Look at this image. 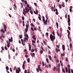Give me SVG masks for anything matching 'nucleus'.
<instances>
[{"mask_svg": "<svg viewBox=\"0 0 73 73\" xmlns=\"http://www.w3.org/2000/svg\"><path fill=\"white\" fill-rule=\"evenodd\" d=\"M62 48L63 50H65V46L64 45H62Z\"/></svg>", "mask_w": 73, "mask_h": 73, "instance_id": "7", "label": "nucleus"}, {"mask_svg": "<svg viewBox=\"0 0 73 73\" xmlns=\"http://www.w3.org/2000/svg\"><path fill=\"white\" fill-rule=\"evenodd\" d=\"M52 34H53V35H55V34L54 33V31H53L52 32Z\"/></svg>", "mask_w": 73, "mask_h": 73, "instance_id": "58", "label": "nucleus"}, {"mask_svg": "<svg viewBox=\"0 0 73 73\" xmlns=\"http://www.w3.org/2000/svg\"><path fill=\"white\" fill-rule=\"evenodd\" d=\"M60 63H58V68H60Z\"/></svg>", "mask_w": 73, "mask_h": 73, "instance_id": "30", "label": "nucleus"}, {"mask_svg": "<svg viewBox=\"0 0 73 73\" xmlns=\"http://www.w3.org/2000/svg\"><path fill=\"white\" fill-rule=\"evenodd\" d=\"M32 37L33 38H35V35H34L33 36H32Z\"/></svg>", "mask_w": 73, "mask_h": 73, "instance_id": "41", "label": "nucleus"}, {"mask_svg": "<svg viewBox=\"0 0 73 73\" xmlns=\"http://www.w3.org/2000/svg\"><path fill=\"white\" fill-rule=\"evenodd\" d=\"M25 9L26 10V11H29V9L27 7H25Z\"/></svg>", "mask_w": 73, "mask_h": 73, "instance_id": "4", "label": "nucleus"}, {"mask_svg": "<svg viewBox=\"0 0 73 73\" xmlns=\"http://www.w3.org/2000/svg\"><path fill=\"white\" fill-rule=\"evenodd\" d=\"M68 73H70V70H68Z\"/></svg>", "mask_w": 73, "mask_h": 73, "instance_id": "63", "label": "nucleus"}, {"mask_svg": "<svg viewBox=\"0 0 73 73\" xmlns=\"http://www.w3.org/2000/svg\"><path fill=\"white\" fill-rule=\"evenodd\" d=\"M56 33L58 35V36H60V34L58 33V32H56Z\"/></svg>", "mask_w": 73, "mask_h": 73, "instance_id": "49", "label": "nucleus"}, {"mask_svg": "<svg viewBox=\"0 0 73 73\" xmlns=\"http://www.w3.org/2000/svg\"><path fill=\"white\" fill-rule=\"evenodd\" d=\"M38 19H39V20H40V21H41V17H38Z\"/></svg>", "mask_w": 73, "mask_h": 73, "instance_id": "33", "label": "nucleus"}, {"mask_svg": "<svg viewBox=\"0 0 73 73\" xmlns=\"http://www.w3.org/2000/svg\"><path fill=\"white\" fill-rule=\"evenodd\" d=\"M40 53L41 54H42L43 53V51H42V50H40Z\"/></svg>", "mask_w": 73, "mask_h": 73, "instance_id": "45", "label": "nucleus"}, {"mask_svg": "<svg viewBox=\"0 0 73 73\" xmlns=\"http://www.w3.org/2000/svg\"><path fill=\"white\" fill-rule=\"evenodd\" d=\"M31 26H32V27H35V26L34 25H33V24L32 23H31Z\"/></svg>", "mask_w": 73, "mask_h": 73, "instance_id": "14", "label": "nucleus"}, {"mask_svg": "<svg viewBox=\"0 0 73 73\" xmlns=\"http://www.w3.org/2000/svg\"><path fill=\"white\" fill-rule=\"evenodd\" d=\"M27 8H29V5L28 4H27Z\"/></svg>", "mask_w": 73, "mask_h": 73, "instance_id": "40", "label": "nucleus"}, {"mask_svg": "<svg viewBox=\"0 0 73 73\" xmlns=\"http://www.w3.org/2000/svg\"><path fill=\"white\" fill-rule=\"evenodd\" d=\"M10 70L11 72H12V68H10Z\"/></svg>", "mask_w": 73, "mask_h": 73, "instance_id": "52", "label": "nucleus"}, {"mask_svg": "<svg viewBox=\"0 0 73 73\" xmlns=\"http://www.w3.org/2000/svg\"><path fill=\"white\" fill-rule=\"evenodd\" d=\"M25 4H28V3L27 2V1H25Z\"/></svg>", "mask_w": 73, "mask_h": 73, "instance_id": "23", "label": "nucleus"}, {"mask_svg": "<svg viewBox=\"0 0 73 73\" xmlns=\"http://www.w3.org/2000/svg\"><path fill=\"white\" fill-rule=\"evenodd\" d=\"M31 52H34L35 51V50H34L33 49H32L31 50Z\"/></svg>", "mask_w": 73, "mask_h": 73, "instance_id": "47", "label": "nucleus"}, {"mask_svg": "<svg viewBox=\"0 0 73 73\" xmlns=\"http://www.w3.org/2000/svg\"><path fill=\"white\" fill-rule=\"evenodd\" d=\"M67 32L68 33V35H70V31H69V30H67Z\"/></svg>", "mask_w": 73, "mask_h": 73, "instance_id": "10", "label": "nucleus"}, {"mask_svg": "<svg viewBox=\"0 0 73 73\" xmlns=\"http://www.w3.org/2000/svg\"><path fill=\"white\" fill-rule=\"evenodd\" d=\"M23 26H25V24H24V21H23Z\"/></svg>", "mask_w": 73, "mask_h": 73, "instance_id": "24", "label": "nucleus"}, {"mask_svg": "<svg viewBox=\"0 0 73 73\" xmlns=\"http://www.w3.org/2000/svg\"><path fill=\"white\" fill-rule=\"evenodd\" d=\"M1 48L2 50H4V48L2 46Z\"/></svg>", "mask_w": 73, "mask_h": 73, "instance_id": "28", "label": "nucleus"}, {"mask_svg": "<svg viewBox=\"0 0 73 73\" xmlns=\"http://www.w3.org/2000/svg\"><path fill=\"white\" fill-rule=\"evenodd\" d=\"M55 13H56V15H58V11L56 12Z\"/></svg>", "mask_w": 73, "mask_h": 73, "instance_id": "38", "label": "nucleus"}, {"mask_svg": "<svg viewBox=\"0 0 73 73\" xmlns=\"http://www.w3.org/2000/svg\"><path fill=\"white\" fill-rule=\"evenodd\" d=\"M1 38L3 37V38H5V36L3 35V33H1Z\"/></svg>", "mask_w": 73, "mask_h": 73, "instance_id": "8", "label": "nucleus"}, {"mask_svg": "<svg viewBox=\"0 0 73 73\" xmlns=\"http://www.w3.org/2000/svg\"><path fill=\"white\" fill-rule=\"evenodd\" d=\"M6 68L7 70H9V68L7 66L6 67Z\"/></svg>", "mask_w": 73, "mask_h": 73, "instance_id": "20", "label": "nucleus"}, {"mask_svg": "<svg viewBox=\"0 0 73 73\" xmlns=\"http://www.w3.org/2000/svg\"><path fill=\"white\" fill-rule=\"evenodd\" d=\"M48 58H49L50 60H52V57H51L50 56H48Z\"/></svg>", "mask_w": 73, "mask_h": 73, "instance_id": "12", "label": "nucleus"}, {"mask_svg": "<svg viewBox=\"0 0 73 73\" xmlns=\"http://www.w3.org/2000/svg\"><path fill=\"white\" fill-rule=\"evenodd\" d=\"M70 48H72V43H70Z\"/></svg>", "mask_w": 73, "mask_h": 73, "instance_id": "13", "label": "nucleus"}, {"mask_svg": "<svg viewBox=\"0 0 73 73\" xmlns=\"http://www.w3.org/2000/svg\"><path fill=\"white\" fill-rule=\"evenodd\" d=\"M55 51L56 52L58 53V51L59 52L60 51V50L59 49H57V48H56Z\"/></svg>", "mask_w": 73, "mask_h": 73, "instance_id": "3", "label": "nucleus"}, {"mask_svg": "<svg viewBox=\"0 0 73 73\" xmlns=\"http://www.w3.org/2000/svg\"><path fill=\"white\" fill-rule=\"evenodd\" d=\"M56 69V67H54L53 69V70L55 71Z\"/></svg>", "mask_w": 73, "mask_h": 73, "instance_id": "50", "label": "nucleus"}, {"mask_svg": "<svg viewBox=\"0 0 73 73\" xmlns=\"http://www.w3.org/2000/svg\"><path fill=\"white\" fill-rule=\"evenodd\" d=\"M57 70L58 72H60V68H57Z\"/></svg>", "mask_w": 73, "mask_h": 73, "instance_id": "27", "label": "nucleus"}, {"mask_svg": "<svg viewBox=\"0 0 73 73\" xmlns=\"http://www.w3.org/2000/svg\"><path fill=\"white\" fill-rule=\"evenodd\" d=\"M66 62H68V58H66Z\"/></svg>", "mask_w": 73, "mask_h": 73, "instance_id": "25", "label": "nucleus"}, {"mask_svg": "<svg viewBox=\"0 0 73 73\" xmlns=\"http://www.w3.org/2000/svg\"><path fill=\"white\" fill-rule=\"evenodd\" d=\"M68 23L69 26H70V22H68Z\"/></svg>", "mask_w": 73, "mask_h": 73, "instance_id": "34", "label": "nucleus"}, {"mask_svg": "<svg viewBox=\"0 0 73 73\" xmlns=\"http://www.w3.org/2000/svg\"><path fill=\"white\" fill-rule=\"evenodd\" d=\"M28 29H27V28H26L25 29V31L26 32H28Z\"/></svg>", "mask_w": 73, "mask_h": 73, "instance_id": "16", "label": "nucleus"}, {"mask_svg": "<svg viewBox=\"0 0 73 73\" xmlns=\"http://www.w3.org/2000/svg\"><path fill=\"white\" fill-rule=\"evenodd\" d=\"M56 24L57 27V29H58V23L57 22H56Z\"/></svg>", "mask_w": 73, "mask_h": 73, "instance_id": "11", "label": "nucleus"}, {"mask_svg": "<svg viewBox=\"0 0 73 73\" xmlns=\"http://www.w3.org/2000/svg\"><path fill=\"white\" fill-rule=\"evenodd\" d=\"M60 30L61 32H62V28H60Z\"/></svg>", "mask_w": 73, "mask_h": 73, "instance_id": "51", "label": "nucleus"}, {"mask_svg": "<svg viewBox=\"0 0 73 73\" xmlns=\"http://www.w3.org/2000/svg\"><path fill=\"white\" fill-rule=\"evenodd\" d=\"M0 38L1 39V40H2L3 41H4V40H3V39H2V38H1V36H0Z\"/></svg>", "mask_w": 73, "mask_h": 73, "instance_id": "35", "label": "nucleus"}, {"mask_svg": "<svg viewBox=\"0 0 73 73\" xmlns=\"http://www.w3.org/2000/svg\"><path fill=\"white\" fill-rule=\"evenodd\" d=\"M25 73H27V70H25L24 71Z\"/></svg>", "mask_w": 73, "mask_h": 73, "instance_id": "64", "label": "nucleus"}, {"mask_svg": "<svg viewBox=\"0 0 73 73\" xmlns=\"http://www.w3.org/2000/svg\"><path fill=\"white\" fill-rule=\"evenodd\" d=\"M0 31L1 33V32H3V33H5V31L3 29H0Z\"/></svg>", "mask_w": 73, "mask_h": 73, "instance_id": "6", "label": "nucleus"}, {"mask_svg": "<svg viewBox=\"0 0 73 73\" xmlns=\"http://www.w3.org/2000/svg\"><path fill=\"white\" fill-rule=\"evenodd\" d=\"M26 28H27V29H28V28H29V26H28V25H26Z\"/></svg>", "mask_w": 73, "mask_h": 73, "instance_id": "21", "label": "nucleus"}, {"mask_svg": "<svg viewBox=\"0 0 73 73\" xmlns=\"http://www.w3.org/2000/svg\"><path fill=\"white\" fill-rule=\"evenodd\" d=\"M30 61V59L29 58H28L27 59V62H29Z\"/></svg>", "mask_w": 73, "mask_h": 73, "instance_id": "22", "label": "nucleus"}, {"mask_svg": "<svg viewBox=\"0 0 73 73\" xmlns=\"http://www.w3.org/2000/svg\"><path fill=\"white\" fill-rule=\"evenodd\" d=\"M5 49L6 50H7L8 49V48H7V46H5Z\"/></svg>", "mask_w": 73, "mask_h": 73, "instance_id": "15", "label": "nucleus"}, {"mask_svg": "<svg viewBox=\"0 0 73 73\" xmlns=\"http://www.w3.org/2000/svg\"><path fill=\"white\" fill-rule=\"evenodd\" d=\"M71 72L72 73H73V69H71Z\"/></svg>", "mask_w": 73, "mask_h": 73, "instance_id": "62", "label": "nucleus"}, {"mask_svg": "<svg viewBox=\"0 0 73 73\" xmlns=\"http://www.w3.org/2000/svg\"><path fill=\"white\" fill-rule=\"evenodd\" d=\"M68 22H70V18H68Z\"/></svg>", "mask_w": 73, "mask_h": 73, "instance_id": "26", "label": "nucleus"}, {"mask_svg": "<svg viewBox=\"0 0 73 73\" xmlns=\"http://www.w3.org/2000/svg\"><path fill=\"white\" fill-rule=\"evenodd\" d=\"M59 6L60 9H61V8H62L61 7V5H59Z\"/></svg>", "mask_w": 73, "mask_h": 73, "instance_id": "42", "label": "nucleus"}, {"mask_svg": "<svg viewBox=\"0 0 73 73\" xmlns=\"http://www.w3.org/2000/svg\"><path fill=\"white\" fill-rule=\"evenodd\" d=\"M18 69L19 70V71L21 72V69H20V67H19L18 68Z\"/></svg>", "mask_w": 73, "mask_h": 73, "instance_id": "29", "label": "nucleus"}, {"mask_svg": "<svg viewBox=\"0 0 73 73\" xmlns=\"http://www.w3.org/2000/svg\"><path fill=\"white\" fill-rule=\"evenodd\" d=\"M68 28L70 31V27H68Z\"/></svg>", "mask_w": 73, "mask_h": 73, "instance_id": "60", "label": "nucleus"}, {"mask_svg": "<svg viewBox=\"0 0 73 73\" xmlns=\"http://www.w3.org/2000/svg\"><path fill=\"white\" fill-rule=\"evenodd\" d=\"M43 43H44L45 45L46 44V42L44 40H43Z\"/></svg>", "mask_w": 73, "mask_h": 73, "instance_id": "56", "label": "nucleus"}, {"mask_svg": "<svg viewBox=\"0 0 73 73\" xmlns=\"http://www.w3.org/2000/svg\"><path fill=\"white\" fill-rule=\"evenodd\" d=\"M23 37V36L22 35H20V36H19V38H22V37Z\"/></svg>", "mask_w": 73, "mask_h": 73, "instance_id": "54", "label": "nucleus"}, {"mask_svg": "<svg viewBox=\"0 0 73 73\" xmlns=\"http://www.w3.org/2000/svg\"><path fill=\"white\" fill-rule=\"evenodd\" d=\"M29 48H31V45H30V44L29 43Z\"/></svg>", "mask_w": 73, "mask_h": 73, "instance_id": "31", "label": "nucleus"}, {"mask_svg": "<svg viewBox=\"0 0 73 73\" xmlns=\"http://www.w3.org/2000/svg\"><path fill=\"white\" fill-rule=\"evenodd\" d=\"M56 46L57 48H60V46H59L58 45H56Z\"/></svg>", "mask_w": 73, "mask_h": 73, "instance_id": "44", "label": "nucleus"}, {"mask_svg": "<svg viewBox=\"0 0 73 73\" xmlns=\"http://www.w3.org/2000/svg\"><path fill=\"white\" fill-rule=\"evenodd\" d=\"M22 20H24V19H25V18H24V17H22Z\"/></svg>", "mask_w": 73, "mask_h": 73, "instance_id": "36", "label": "nucleus"}, {"mask_svg": "<svg viewBox=\"0 0 73 73\" xmlns=\"http://www.w3.org/2000/svg\"><path fill=\"white\" fill-rule=\"evenodd\" d=\"M42 17L43 18L42 20H45V17H44V16H42Z\"/></svg>", "mask_w": 73, "mask_h": 73, "instance_id": "48", "label": "nucleus"}, {"mask_svg": "<svg viewBox=\"0 0 73 73\" xmlns=\"http://www.w3.org/2000/svg\"><path fill=\"white\" fill-rule=\"evenodd\" d=\"M42 66H44L45 65V64H44V62H42Z\"/></svg>", "mask_w": 73, "mask_h": 73, "instance_id": "39", "label": "nucleus"}, {"mask_svg": "<svg viewBox=\"0 0 73 73\" xmlns=\"http://www.w3.org/2000/svg\"><path fill=\"white\" fill-rule=\"evenodd\" d=\"M46 61L47 63H49V60H48V59L47 58H46Z\"/></svg>", "mask_w": 73, "mask_h": 73, "instance_id": "17", "label": "nucleus"}, {"mask_svg": "<svg viewBox=\"0 0 73 73\" xmlns=\"http://www.w3.org/2000/svg\"><path fill=\"white\" fill-rule=\"evenodd\" d=\"M47 21L48 20H47V19H46V20L45 19L43 20L44 24H45V25H47Z\"/></svg>", "mask_w": 73, "mask_h": 73, "instance_id": "2", "label": "nucleus"}, {"mask_svg": "<svg viewBox=\"0 0 73 73\" xmlns=\"http://www.w3.org/2000/svg\"><path fill=\"white\" fill-rule=\"evenodd\" d=\"M23 12H24V13H25V14H27V11L25 10V9H23Z\"/></svg>", "mask_w": 73, "mask_h": 73, "instance_id": "9", "label": "nucleus"}, {"mask_svg": "<svg viewBox=\"0 0 73 73\" xmlns=\"http://www.w3.org/2000/svg\"><path fill=\"white\" fill-rule=\"evenodd\" d=\"M38 69H39L40 68V65H38Z\"/></svg>", "mask_w": 73, "mask_h": 73, "instance_id": "46", "label": "nucleus"}, {"mask_svg": "<svg viewBox=\"0 0 73 73\" xmlns=\"http://www.w3.org/2000/svg\"><path fill=\"white\" fill-rule=\"evenodd\" d=\"M32 42L33 43H36V42H35V41L33 40H32Z\"/></svg>", "mask_w": 73, "mask_h": 73, "instance_id": "59", "label": "nucleus"}, {"mask_svg": "<svg viewBox=\"0 0 73 73\" xmlns=\"http://www.w3.org/2000/svg\"><path fill=\"white\" fill-rule=\"evenodd\" d=\"M9 59H11V56H10V55H9Z\"/></svg>", "mask_w": 73, "mask_h": 73, "instance_id": "61", "label": "nucleus"}, {"mask_svg": "<svg viewBox=\"0 0 73 73\" xmlns=\"http://www.w3.org/2000/svg\"><path fill=\"white\" fill-rule=\"evenodd\" d=\"M38 70L40 72H42V70H41V68H39Z\"/></svg>", "mask_w": 73, "mask_h": 73, "instance_id": "57", "label": "nucleus"}, {"mask_svg": "<svg viewBox=\"0 0 73 73\" xmlns=\"http://www.w3.org/2000/svg\"><path fill=\"white\" fill-rule=\"evenodd\" d=\"M30 13L32 15L33 14V11H30Z\"/></svg>", "mask_w": 73, "mask_h": 73, "instance_id": "53", "label": "nucleus"}, {"mask_svg": "<svg viewBox=\"0 0 73 73\" xmlns=\"http://www.w3.org/2000/svg\"><path fill=\"white\" fill-rule=\"evenodd\" d=\"M26 37H27L28 38H29V36H28V34H27L26 35Z\"/></svg>", "mask_w": 73, "mask_h": 73, "instance_id": "32", "label": "nucleus"}, {"mask_svg": "<svg viewBox=\"0 0 73 73\" xmlns=\"http://www.w3.org/2000/svg\"><path fill=\"white\" fill-rule=\"evenodd\" d=\"M36 12L35 11H34V13H35V14H37V15H38V10H36Z\"/></svg>", "mask_w": 73, "mask_h": 73, "instance_id": "5", "label": "nucleus"}, {"mask_svg": "<svg viewBox=\"0 0 73 73\" xmlns=\"http://www.w3.org/2000/svg\"><path fill=\"white\" fill-rule=\"evenodd\" d=\"M45 66L46 68H49V66H48L46 64H45Z\"/></svg>", "mask_w": 73, "mask_h": 73, "instance_id": "18", "label": "nucleus"}, {"mask_svg": "<svg viewBox=\"0 0 73 73\" xmlns=\"http://www.w3.org/2000/svg\"><path fill=\"white\" fill-rule=\"evenodd\" d=\"M62 72H63V73H65V71L64 69H63V68L62 69Z\"/></svg>", "mask_w": 73, "mask_h": 73, "instance_id": "43", "label": "nucleus"}, {"mask_svg": "<svg viewBox=\"0 0 73 73\" xmlns=\"http://www.w3.org/2000/svg\"><path fill=\"white\" fill-rule=\"evenodd\" d=\"M31 29L32 30V31H34V29H33V27H31Z\"/></svg>", "mask_w": 73, "mask_h": 73, "instance_id": "55", "label": "nucleus"}, {"mask_svg": "<svg viewBox=\"0 0 73 73\" xmlns=\"http://www.w3.org/2000/svg\"><path fill=\"white\" fill-rule=\"evenodd\" d=\"M36 71L37 72H38H38H39V70L38 69V68H36Z\"/></svg>", "mask_w": 73, "mask_h": 73, "instance_id": "37", "label": "nucleus"}, {"mask_svg": "<svg viewBox=\"0 0 73 73\" xmlns=\"http://www.w3.org/2000/svg\"><path fill=\"white\" fill-rule=\"evenodd\" d=\"M3 27L4 29H7V26H6V25H4Z\"/></svg>", "mask_w": 73, "mask_h": 73, "instance_id": "19", "label": "nucleus"}, {"mask_svg": "<svg viewBox=\"0 0 73 73\" xmlns=\"http://www.w3.org/2000/svg\"><path fill=\"white\" fill-rule=\"evenodd\" d=\"M50 38L51 41H53L54 40H55V39L56 38L55 36H53V35L52 34L50 35Z\"/></svg>", "mask_w": 73, "mask_h": 73, "instance_id": "1", "label": "nucleus"}]
</instances>
